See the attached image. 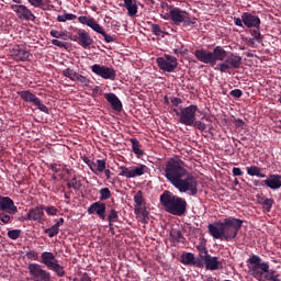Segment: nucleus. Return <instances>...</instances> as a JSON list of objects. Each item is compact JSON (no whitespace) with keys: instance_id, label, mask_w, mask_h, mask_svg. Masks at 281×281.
<instances>
[{"instance_id":"nucleus-51","label":"nucleus","mask_w":281,"mask_h":281,"mask_svg":"<svg viewBox=\"0 0 281 281\" xmlns=\"http://www.w3.org/2000/svg\"><path fill=\"white\" fill-rule=\"evenodd\" d=\"M52 45H55V47H61L64 49H67V42H63L60 40H52Z\"/></svg>"},{"instance_id":"nucleus-30","label":"nucleus","mask_w":281,"mask_h":281,"mask_svg":"<svg viewBox=\"0 0 281 281\" xmlns=\"http://www.w3.org/2000/svg\"><path fill=\"white\" fill-rule=\"evenodd\" d=\"M134 214L136 215V218L140 221V223H148V211H146V206H143L140 209H134Z\"/></svg>"},{"instance_id":"nucleus-21","label":"nucleus","mask_w":281,"mask_h":281,"mask_svg":"<svg viewBox=\"0 0 281 281\" xmlns=\"http://www.w3.org/2000/svg\"><path fill=\"white\" fill-rule=\"evenodd\" d=\"M77 34L79 36V45H81L83 49H87L88 47H91V45H93V38H91V35H89L87 31L77 30Z\"/></svg>"},{"instance_id":"nucleus-7","label":"nucleus","mask_w":281,"mask_h":281,"mask_svg":"<svg viewBox=\"0 0 281 281\" xmlns=\"http://www.w3.org/2000/svg\"><path fill=\"white\" fill-rule=\"evenodd\" d=\"M240 65H243V57L240 55L229 53V55H226L224 61L217 65V69L221 74H227L228 69H240Z\"/></svg>"},{"instance_id":"nucleus-56","label":"nucleus","mask_w":281,"mask_h":281,"mask_svg":"<svg viewBox=\"0 0 281 281\" xmlns=\"http://www.w3.org/2000/svg\"><path fill=\"white\" fill-rule=\"evenodd\" d=\"M86 164L88 166V168H90L91 172H93L95 175V162L91 161V160H86Z\"/></svg>"},{"instance_id":"nucleus-11","label":"nucleus","mask_w":281,"mask_h":281,"mask_svg":"<svg viewBox=\"0 0 281 281\" xmlns=\"http://www.w3.org/2000/svg\"><path fill=\"white\" fill-rule=\"evenodd\" d=\"M27 269L32 279L35 281H52V274L43 269L42 265L38 263H29Z\"/></svg>"},{"instance_id":"nucleus-22","label":"nucleus","mask_w":281,"mask_h":281,"mask_svg":"<svg viewBox=\"0 0 281 281\" xmlns=\"http://www.w3.org/2000/svg\"><path fill=\"white\" fill-rule=\"evenodd\" d=\"M45 206H36L29 211V213L25 216L26 221H41L44 216Z\"/></svg>"},{"instance_id":"nucleus-39","label":"nucleus","mask_w":281,"mask_h":281,"mask_svg":"<svg viewBox=\"0 0 281 281\" xmlns=\"http://www.w3.org/2000/svg\"><path fill=\"white\" fill-rule=\"evenodd\" d=\"M100 201H106L111 196V190L109 188H102L99 191Z\"/></svg>"},{"instance_id":"nucleus-18","label":"nucleus","mask_w":281,"mask_h":281,"mask_svg":"<svg viewBox=\"0 0 281 281\" xmlns=\"http://www.w3.org/2000/svg\"><path fill=\"white\" fill-rule=\"evenodd\" d=\"M194 56L200 63L214 67V59L212 57V52L201 48L194 52Z\"/></svg>"},{"instance_id":"nucleus-38","label":"nucleus","mask_w":281,"mask_h":281,"mask_svg":"<svg viewBox=\"0 0 281 281\" xmlns=\"http://www.w3.org/2000/svg\"><path fill=\"white\" fill-rule=\"evenodd\" d=\"M170 236L172 240H175V243H183V235L181 234V232L173 229L171 231Z\"/></svg>"},{"instance_id":"nucleus-12","label":"nucleus","mask_w":281,"mask_h":281,"mask_svg":"<svg viewBox=\"0 0 281 281\" xmlns=\"http://www.w3.org/2000/svg\"><path fill=\"white\" fill-rule=\"evenodd\" d=\"M156 63L161 71L167 74H172L178 67L177 57L172 55H165L164 57H158Z\"/></svg>"},{"instance_id":"nucleus-62","label":"nucleus","mask_w":281,"mask_h":281,"mask_svg":"<svg viewBox=\"0 0 281 281\" xmlns=\"http://www.w3.org/2000/svg\"><path fill=\"white\" fill-rule=\"evenodd\" d=\"M80 281H91V277L85 274L83 277H81Z\"/></svg>"},{"instance_id":"nucleus-45","label":"nucleus","mask_w":281,"mask_h":281,"mask_svg":"<svg viewBox=\"0 0 281 281\" xmlns=\"http://www.w3.org/2000/svg\"><path fill=\"white\" fill-rule=\"evenodd\" d=\"M151 32L155 34V36H161L164 34V31H161V26H159V24H151Z\"/></svg>"},{"instance_id":"nucleus-5","label":"nucleus","mask_w":281,"mask_h":281,"mask_svg":"<svg viewBox=\"0 0 281 281\" xmlns=\"http://www.w3.org/2000/svg\"><path fill=\"white\" fill-rule=\"evenodd\" d=\"M161 19L165 21H172L173 25H183V27H194L196 24V18L190 15L188 11L181 8H172L169 12L161 13Z\"/></svg>"},{"instance_id":"nucleus-50","label":"nucleus","mask_w":281,"mask_h":281,"mask_svg":"<svg viewBox=\"0 0 281 281\" xmlns=\"http://www.w3.org/2000/svg\"><path fill=\"white\" fill-rule=\"evenodd\" d=\"M27 2L33 5V8H43V5H45L44 0H27Z\"/></svg>"},{"instance_id":"nucleus-16","label":"nucleus","mask_w":281,"mask_h":281,"mask_svg":"<svg viewBox=\"0 0 281 281\" xmlns=\"http://www.w3.org/2000/svg\"><path fill=\"white\" fill-rule=\"evenodd\" d=\"M11 56L18 63H25V60L30 59V50H27L25 45L20 44L12 48Z\"/></svg>"},{"instance_id":"nucleus-34","label":"nucleus","mask_w":281,"mask_h":281,"mask_svg":"<svg viewBox=\"0 0 281 281\" xmlns=\"http://www.w3.org/2000/svg\"><path fill=\"white\" fill-rule=\"evenodd\" d=\"M63 76L65 78H69L72 82H76V78L78 77V72L71 68H66L63 70Z\"/></svg>"},{"instance_id":"nucleus-6","label":"nucleus","mask_w":281,"mask_h":281,"mask_svg":"<svg viewBox=\"0 0 281 281\" xmlns=\"http://www.w3.org/2000/svg\"><path fill=\"white\" fill-rule=\"evenodd\" d=\"M19 209L14 205V201L10 196L0 195V221L3 225H8L12 221V214H16Z\"/></svg>"},{"instance_id":"nucleus-43","label":"nucleus","mask_w":281,"mask_h":281,"mask_svg":"<svg viewBox=\"0 0 281 281\" xmlns=\"http://www.w3.org/2000/svg\"><path fill=\"white\" fill-rule=\"evenodd\" d=\"M7 234L11 240H16L18 238L21 237V229H11V231H8Z\"/></svg>"},{"instance_id":"nucleus-24","label":"nucleus","mask_w":281,"mask_h":281,"mask_svg":"<svg viewBox=\"0 0 281 281\" xmlns=\"http://www.w3.org/2000/svg\"><path fill=\"white\" fill-rule=\"evenodd\" d=\"M63 225H65V218L60 217L55 225L46 228L44 233L47 234L48 238H54V236H58V234L60 233V227H63Z\"/></svg>"},{"instance_id":"nucleus-29","label":"nucleus","mask_w":281,"mask_h":281,"mask_svg":"<svg viewBox=\"0 0 281 281\" xmlns=\"http://www.w3.org/2000/svg\"><path fill=\"white\" fill-rule=\"evenodd\" d=\"M124 5L127 10L128 16H135V14H137V1L136 0H124Z\"/></svg>"},{"instance_id":"nucleus-58","label":"nucleus","mask_w":281,"mask_h":281,"mask_svg":"<svg viewBox=\"0 0 281 281\" xmlns=\"http://www.w3.org/2000/svg\"><path fill=\"white\" fill-rule=\"evenodd\" d=\"M233 21H234L235 25H237V27H243V23H245V22H243V18L241 19L234 18Z\"/></svg>"},{"instance_id":"nucleus-40","label":"nucleus","mask_w":281,"mask_h":281,"mask_svg":"<svg viewBox=\"0 0 281 281\" xmlns=\"http://www.w3.org/2000/svg\"><path fill=\"white\" fill-rule=\"evenodd\" d=\"M196 249L200 254L201 260H204L209 255H207V248H205V245L203 243L199 244L196 246Z\"/></svg>"},{"instance_id":"nucleus-53","label":"nucleus","mask_w":281,"mask_h":281,"mask_svg":"<svg viewBox=\"0 0 281 281\" xmlns=\"http://www.w3.org/2000/svg\"><path fill=\"white\" fill-rule=\"evenodd\" d=\"M26 258H29V260H38V252L31 250L26 252Z\"/></svg>"},{"instance_id":"nucleus-20","label":"nucleus","mask_w":281,"mask_h":281,"mask_svg":"<svg viewBox=\"0 0 281 281\" xmlns=\"http://www.w3.org/2000/svg\"><path fill=\"white\" fill-rule=\"evenodd\" d=\"M262 183L270 188V190H280L281 188V176L280 175H270L266 180H262Z\"/></svg>"},{"instance_id":"nucleus-3","label":"nucleus","mask_w":281,"mask_h":281,"mask_svg":"<svg viewBox=\"0 0 281 281\" xmlns=\"http://www.w3.org/2000/svg\"><path fill=\"white\" fill-rule=\"evenodd\" d=\"M250 274L258 281H281L280 274L276 270L269 269V263L263 262L258 255H254L247 260Z\"/></svg>"},{"instance_id":"nucleus-33","label":"nucleus","mask_w":281,"mask_h":281,"mask_svg":"<svg viewBox=\"0 0 281 281\" xmlns=\"http://www.w3.org/2000/svg\"><path fill=\"white\" fill-rule=\"evenodd\" d=\"M48 269L50 271H55V273L58 276V278H63V276H65V268H63V266H60V263H58V261L53 263Z\"/></svg>"},{"instance_id":"nucleus-13","label":"nucleus","mask_w":281,"mask_h":281,"mask_svg":"<svg viewBox=\"0 0 281 281\" xmlns=\"http://www.w3.org/2000/svg\"><path fill=\"white\" fill-rule=\"evenodd\" d=\"M92 74L103 78V80H115L117 74L113 67L102 66L100 64H94L91 66Z\"/></svg>"},{"instance_id":"nucleus-27","label":"nucleus","mask_w":281,"mask_h":281,"mask_svg":"<svg viewBox=\"0 0 281 281\" xmlns=\"http://www.w3.org/2000/svg\"><path fill=\"white\" fill-rule=\"evenodd\" d=\"M202 260L205 262V267L206 269H210V271H216V269H218V265H221L218 257H212L210 255Z\"/></svg>"},{"instance_id":"nucleus-8","label":"nucleus","mask_w":281,"mask_h":281,"mask_svg":"<svg viewBox=\"0 0 281 281\" xmlns=\"http://www.w3.org/2000/svg\"><path fill=\"white\" fill-rule=\"evenodd\" d=\"M196 111H199V106L194 104L181 109L180 113L175 110L177 115H179V123L184 126H192V124H194V120H196Z\"/></svg>"},{"instance_id":"nucleus-25","label":"nucleus","mask_w":281,"mask_h":281,"mask_svg":"<svg viewBox=\"0 0 281 281\" xmlns=\"http://www.w3.org/2000/svg\"><path fill=\"white\" fill-rule=\"evenodd\" d=\"M105 100L111 104L113 111H122V101H120L115 93H106Z\"/></svg>"},{"instance_id":"nucleus-46","label":"nucleus","mask_w":281,"mask_h":281,"mask_svg":"<svg viewBox=\"0 0 281 281\" xmlns=\"http://www.w3.org/2000/svg\"><path fill=\"white\" fill-rule=\"evenodd\" d=\"M68 187L72 188L74 190H80L82 188V182L76 180V178L72 179L70 183H68Z\"/></svg>"},{"instance_id":"nucleus-57","label":"nucleus","mask_w":281,"mask_h":281,"mask_svg":"<svg viewBox=\"0 0 281 281\" xmlns=\"http://www.w3.org/2000/svg\"><path fill=\"white\" fill-rule=\"evenodd\" d=\"M181 99L180 98H177V97H173L171 98V104H173V106H179V104H181Z\"/></svg>"},{"instance_id":"nucleus-55","label":"nucleus","mask_w":281,"mask_h":281,"mask_svg":"<svg viewBox=\"0 0 281 281\" xmlns=\"http://www.w3.org/2000/svg\"><path fill=\"white\" fill-rule=\"evenodd\" d=\"M233 175H234V177H243V175H244L243 169H240L238 167H234Z\"/></svg>"},{"instance_id":"nucleus-60","label":"nucleus","mask_w":281,"mask_h":281,"mask_svg":"<svg viewBox=\"0 0 281 281\" xmlns=\"http://www.w3.org/2000/svg\"><path fill=\"white\" fill-rule=\"evenodd\" d=\"M103 172H104L106 179H111V169H105V170H103Z\"/></svg>"},{"instance_id":"nucleus-59","label":"nucleus","mask_w":281,"mask_h":281,"mask_svg":"<svg viewBox=\"0 0 281 281\" xmlns=\"http://www.w3.org/2000/svg\"><path fill=\"white\" fill-rule=\"evenodd\" d=\"M50 170L53 172H60V165H58V164L50 165Z\"/></svg>"},{"instance_id":"nucleus-48","label":"nucleus","mask_w":281,"mask_h":281,"mask_svg":"<svg viewBox=\"0 0 281 281\" xmlns=\"http://www.w3.org/2000/svg\"><path fill=\"white\" fill-rule=\"evenodd\" d=\"M109 221H114L115 223H117V221H120V215H117V211L115 210H111L110 211V214H109V217H108Z\"/></svg>"},{"instance_id":"nucleus-4","label":"nucleus","mask_w":281,"mask_h":281,"mask_svg":"<svg viewBox=\"0 0 281 281\" xmlns=\"http://www.w3.org/2000/svg\"><path fill=\"white\" fill-rule=\"evenodd\" d=\"M160 203L165 207L166 212L173 216H183L186 210H188V202L183 198L175 195L170 191H165L160 195Z\"/></svg>"},{"instance_id":"nucleus-42","label":"nucleus","mask_w":281,"mask_h":281,"mask_svg":"<svg viewBox=\"0 0 281 281\" xmlns=\"http://www.w3.org/2000/svg\"><path fill=\"white\" fill-rule=\"evenodd\" d=\"M251 36L250 43H260V26L251 32Z\"/></svg>"},{"instance_id":"nucleus-26","label":"nucleus","mask_w":281,"mask_h":281,"mask_svg":"<svg viewBox=\"0 0 281 281\" xmlns=\"http://www.w3.org/2000/svg\"><path fill=\"white\" fill-rule=\"evenodd\" d=\"M42 263L49 269L53 265H55L58 260L56 259V256H54V252L44 251L41 255Z\"/></svg>"},{"instance_id":"nucleus-10","label":"nucleus","mask_w":281,"mask_h":281,"mask_svg":"<svg viewBox=\"0 0 281 281\" xmlns=\"http://www.w3.org/2000/svg\"><path fill=\"white\" fill-rule=\"evenodd\" d=\"M119 177H125V179H135L137 177H143L148 172V167L146 165H139L137 167H119Z\"/></svg>"},{"instance_id":"nucleus-41","label":"nucleus","mask_w":281,"mask_h":281,"mask_svg":"<svg viewBox=\"0 0 281 281\" xmlns=\"http://www.w3.org/2000/svg\"><path fill=\"white\" fill-rule=\"evenodd\" d=\"M106 170V160H97V165H95V175H98V172H104Z\"/></svg>"},{"instance_id":"nucleus-54","label":"nucleus","mask_w":281,"mask_h":281,"mask_svg":"<svg viewBox=\"0 0 281 281\" xmlns=\"http://www.w3.org/2000/svg\"><path fill=\"white\" fill-rule=\"evenodd\" d=\"M231 95L233 98H241L243 97V90L234 89V90L231 91Z\"/></svg>"},{"instance_id":"nucleus-31","label":"nucleus","mask_w":281,"mask_h":281,"mask_svg":"<svg viewBox=\"0 0 281 281\" xmlns=\"http://www.w3.org/2000/svg\"><path fill=\"white\" fill-rule=\"evenodd\" d=\"M134 210L146 207V201L144 200V193H142V191H137V193L134 195Z\"/></svg>"},{"instance_id":"nucleus-1","label":"nucleus","mask_w":281,"mask_h":281,"mask_svg":"<svg viewBox=\"0 0 281 281\" xmlns=\"http://www.w3.org/2000/svg\"><path fill=\"white\" fill-rule=\"evenodd\" d=\"M165 177L179 192L195 196L199 192V182L192 173L188 172L186 162L179 158H171L166 162Z\"/></svg>"},{"instance_id":"nucleus-28","label":"nucleus","mask_w":281,"mask_h":281,"mask_svg":"<svg viewBox=\"0 0 281 281\" xmlns=\"http://www.w3.org/2000/svg\"><path fill=\"white\" fill-rule=\"evenodd\" d=\"M246 172H247V175H249V177H259V179L267 178V175L262 173V169H260V167H258V166L247 167Z\"/></svg>"},{"instance_id":"nucleus-49","label":"nucleus","mask_w":281,"mask_h":281,"mask_svg":"<svg viewBox=\"0 0 281 281\" xmlns=\"http://www.w3.org/2000/svg\"><path fill=\"white\" fill-rule=\"evenodd\" d=\"M76 80H78V82H80L81 85H85V87H89L90 80L87 79V77L78 74Z\"/></svg>"},{"instance_id":"nucleus-2","label":"nucleus","mask_w":281,"mask_h":281,"mask_svg":"<svg viewBox=\"0 0 281 281\" xmlns=\"http://www.w3.org/2000/svg\"><path fill=\"white\" fill-rule=\"evenodd\" d=\"M243 227V220L236 217H227L223 222L209 224L207 229L210 235L215 240H234L238 236V232Z\"/></svg>"},{"instance_id":"nucleus-17","label":"nucleus","mask_w":281,"mask_h":281,"mask_svg":"<svg viewBox=\"0 0 281 281\" xmlns=\"http://www.w3.org/2000/svg\"><path fill=\"white\" fill-rule=\"evenodd\" d=\"M88 214H97L101 221H106V204L94 202L88 207Z\"/></svg>"},{"instance_id":"nucleus-61","label":"nucleus","mask_w":281,"mask_h":281,"mask_svg":"<svg viewBox=\"0 0 281 281\" xmlns=\"http://www.w3.org/2000/svg\"><path fill=\"white\" fill-rule=\"evenodd\" d=\"M68 41H74L76 43V42L80 41V37H79V35H75V36L70 35V38H68Z\"/></svg>"},{"instance_id":"nucleus-44","label":"nucleus","mask_w":281,"mask_h":281,"mask_svg":"<svg viewBox=\"0 0 281 281\" xmlns=\"http://www.w3.org/2000/svg\"><path fill=\"white\" fill-rule=\"evenodd\" d=\"M191 126H194V128H198V131H205L207 128V125L203 123L202 121H196V119L193 121V124Z\"/></svg>"},{"instance_id":"nucleus-32","label":"nucleus","mask_w":281,"mask_h":281,"mask_svg":"<svg viewBox=\"0 0 281 281\" xmlns=\"http://www.w3.org/2000/svg\"><path fill=\"white\" fill-rule=\"evenodd\" d=\"M49 34L55 40L60 38L61 41H69V38H71V35L68 34L67 31L50 30Z\"/></svg>"},{"instance_id":"nucleus-9","label":"nucleus","mask_w":281,"mask_h":281,"mask_svg":"<svg viewBox=\"0 0 281 281\" xmlns=\"http://www.w3.org/2000/svg\"><path fill=\"white\" fill-rule=\"evenodd\" d=\"M78 21L81 23V25H87L88 27H91L93 32H97V34H101V36L104 37L105 43H113V36L106 34L104 29H102L98 22H95V19L81 15L78 18Z\"/></svg>"},{"instance_id":"nucleus-37","label":"nucleus","mask_w":281,"mask_h":281,"mask_svg":"<svg viewBox=\"0 0 281 281\" xmlns=\"http://www.w3.org/2000/svg\"><path fill=\"white\" fill-rule=\"evenodd\" d=\"M130 142L132 144L134 155L142 157V155H144V151L139 149V140H137V138H131Z\"/></svg>"},{"instance_id":"nucleus-47","label":"nucleus","mask_w":281,"mask_h":281,"mask_svg":"<svg viewBox=\"0 0 281 281\" xmlns=\"http://www.w3.org/2000/svg\"><path fill=\"white\" fill-rule=\"evenodd\" d=\"M44 210L48 216H56L58 214V209L55 206H48L45 207Z\"/></svg>"},{"instance_id":"nucleus-52","label":"nucleus","mask_w":281,"mask_h":281,"mask_svg":"<svg viewBox=\"0 0 281 281\" xmlns=\"http://www.w3.org/2000/svg\"><path fill=\"white\" fill-rule=\"evenodd\" d=\"M262 205L266 207L267 212L273 207V199H265Z\"/></svg>"},{"instance_id":"nucleus-64","label":"nucleus","mask_w":281,"mask_h":281,"mask_svg":"<svg viewBox=\"0 0 281 281\" xmlns=\"http://www.w3.org/2000/svg\"><path fill=\"white\" fill-rule=\"evenodd\" d=\"M201 120H205V122H211L210 117L205 114L202 115Z\"/></svg>"},{"instance_id":"nucleus-23","label":"nucleus","mask_w":281,"mask_h":281,"mask_svg":"<svg viewBox=\"0 0 281 281\" xmlns=\"http://www.w3.org/2000/svg\"><path fill=\"white\" fill-rule=\"evenodd\" d=\"M212 53V58H213V66L216 65V61L220 60L223 63L227 58V50L223 48V46H216L214 47Z\"/></svg>"},{"instance_id":"nucleus-14","label":"nucleus","mask_w":281,"mask_h":281,"mask_svg":"<svg viewBox=\"0 0 281 281\" xmlns=\"http://www.w3.org/2000/svg\"><path fill=\"white\" fill-rule=\"evenodd\" d=\"M19 95L24 102H30L31 104L37 106V109L42 111V113H49V109H47V105L43 104L41 102V99H38V97H36V94L32 93L30 90H23L19 92Z\"/></svg>"},{"instance_id":"nucleus-35","label":"nucleus","mask_w":281,"mask_h":281,"mask_svg":"<svg viewBox=\"0 0 281 281\" xmlns=\"http://www.w3.org/2000/svg\"><path fill=\"white\" fill-rule=\"evenodd\" d=\"M77 16L74 13H64L57 16L58 23H67V21H76Z\"/></svg>"},{"instance_id":"nucleus-36","label":"nucleus","mask_w":281,"mask_h":281,"mask_svg":"<svg viewBox=\"0 0 281 281\" xmlns=\"http://www.w3.org/2000/svg\"><path fill=\"white\" fill-rule=\"evenodd\" d=\"M180 262L182 265H194V254L187 252L181 256Z\"/></svg>"},{"instance_id":"nucleus-63","label":"nucleus","mask_w":281,"mask_h":281,"mask_svg":"<svg viewBox=\"0 0 281 281\" xmlns=\"http://www.w3.org/2000/svg\"><path fill=\"white\" fill-rule=\"evenodd\" d=\"M237 122V126H244L245 122H243V120L238 119L236 120Z\"/></svg>"},{"instance_id":"nucleus-15","label":"nucleus","mask_w":281,"mask_h":281,"mask_svg":"<svg viewBox=\"0 0 281 281\" xmlns=\"http://www.w3.org/2000/svg\"><path fill=\"white\" fill-rule=\"evenodd\" d=\"M11 10L15 12L21 21H34L36 19L34 13H32V10L23 4H12Z\"/></svg>"},{"instance_id":"nucleus-19","label":"nucleus","mask_w":281,"mask_h":281,"mask_svg":"<svg viewBox=\"0 0 281 281\" xmlns=\"http://www.w3.org/2000/svg\"><path fill=\"white\" fill-rule=\"evenodd\" d=\"M243 23L246 25V27H255L259 29L260 27V18L249 13L245 12L241 14Z\"/></svg>"}]
</instances>
